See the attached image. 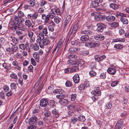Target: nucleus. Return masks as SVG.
Instances as JSON below:
<instances>
[{"instance_id":"nucleus-49","label":"nucleus","mask_w":129,"mask_h":129,"mask_svg":"<svg viewBox=\"0 0 129 129\" xmlns=\"http://www.w3.org/2000/svg\"><path fill=\"white\" fill-rule=\"evenodd\" d=\"M17 16L21 18H22L24 16V14L21 11H18L17 12Z\"/></svg>"},{"instance_id":"nucleus-2","label":"nucleus","mask_w":129,"mask_h":129,"mask_svg":"<svg viewBox=\"0 0 129 129\" xmlns=\"http://www.w3.org/2000/svg\"><path fill=\"white\" fill-rule=\"evenodd\" d=\"M38 13L37 11H34L33 13L28 14L27 15V18L28 19L30 20L33 22V21L35 20L37 18Z\"/></svg>"},{"instance_id":"nucleus-15","label":"nucleus","mask_w":129,"mask_h":129,"mask_svg":"<svg viewBox=\"0 0 129 129\" xmlns=\"http://www.w3.org/2000/svg\"><path fill=\"white\" fill-rule=\"evenodd\" d=\"M73 80L75 83H79L80 81L79 75L78 74H76L73 77Z\"/></svg>"},{"instance_id":"nucleus-63","label":"nucleus","mask_w":129,"mask_h":129,"mask_svg":"<svg viewBox=\"0 0 129 129\" xmlns=\"http://www.w3.org/2000/svg\"><path fill=\"white\" fill-rule=\"evenodd\" d=\"M44 27V25H43L40 24L38 26L37 29L39 31H40L42 30Z\"/></svg>"},{"instance_id":"nucleus-53","label":"nucleus","mask_w":129,"mask_h":129,"mask_svg":"<svg viewBox=\"0 0 129 129\" xmlns=\"http://www.w3.org/2000/svg\"><path fill=\"white\" fill-rule=\"evenodd\" d=\"M77 95L76 94H72L71 95V100L72 101H74L76 98Z\"/></svg>"},{"instance_id":"nucleus-29","label":"nucleus","mask_w":129,"mask_h":129,"mask_svg":"<svg viewBox=\"0 0 129 129\" xmlns=\"http://www.w3.org/2000/svg\"><path fill=\"white\" fill-rule=\"evenodd\" d=\"M91 43L92 48L99 46L100 45V42L98 41L93 42Z\"/></svg>"},{"instance_id":"nucleus-10","label":"nucleus","mask_w":129,"mask_h":129,"mask_svg":"<svg viewBox=\"0 0 129 129\" xmlns=\"http://www.w3.org/2000/svg\"><path fill=\"white\" fill-rule=\"evenodd\" d=\"M79 64H80V63L77 62L75 63V64H74V66L72 68H70V70L71 73L73 72L76 71L77 70L79 69Z\"/></svg>"},{"instance_id":"nucleus-16","label":"nucleus","mask_w":129,"mask_h":129,"mask_svg":"<svg viewBox=\"0 0 129 129\" xmlns=\"http://www.w3.org/2000/svg\"><path fill=\"white\" fill-rule=\"evenodd\" d=\"M94 19L97 21H103L105 19V16L100 15H95L94 17Z\"/></svg>"},{"instance_id":"nucleus-54","label":"nucleus","mask_w":129,"mask_h":129,"mask_svg":"<svg viewBox=\"0 0 129 129\" xmlns=\"http://www.w3.org/2000/svg\"><path fill=\"white\" fill-rule=\"evenodd\" d=\"M37 126L35 125L31 124L30 125L28 126L26 129H36Z\"/></svg>"},{"instance_id":"nucleus-22","label":"nucleus","mask_w":129,"mask_h":129,"mask_svg":"<svg viewBox=\"0 0 129 129\" xmlns=\"http://www.w3.org/2000/svg\"><path fill=\"white\" fill-rule=\"evenodd\" d=\"M109 25L112 27L116 28L118 27L119 24L118 22H114L110 23Z\"/></svg>"},{"instance_id":"nucleus-32","label":"nucleus","mask_w":129,"mask_h":129,"mask_svg":"<svg viewBox=\"0 0 129 129\" xmlns=\"http://www.w3.org/2000/svg\"><path fill=\"white\" fill-rule=\"evenodd\" d=\"M81 36L80 38V40L82 42L86 41L89 39V36Z\"/></svg>"},{"instance_id":"nucleus-8","label":"nucleus","mask_w":129,"mask_h":129,"mask_svg":"<svg viewBox=\"0 0 129 129\" xmlns=\"http://www.w3.org/2000/svg\"><path fill=\"white\" fill-rule=\"evenodd\" d=\"M106 58L105 55H103L101 56H98L97 55H95L94 56V58L95 61L97 62L101 61Z\"/></svg>"},{"instance_id":"nucleus-50","label":"nucleus","mask_w":129,"mask_h":129,"mask_svg":"<svg viewBox=\"0 0 129 129\" xmlns=\"http://www.w3.org/2000/svg\"><path fill=\"white\" fill-rule=\"evenodd\" d=\"M66 86L68 87L71 86L72 85V82L69 80H67L65 83Z\"/></svg>"},{"instance_id":"nucleus-43","label":"nucleus","mask_w":129,"mask_h":129,"mask_svg":"<svg viewBox=\"0 0 129 129\" xmlns=\"http://www.w3.org/2000/svg\"><path fill=\"white\" fill-rule=\"evenodd\" d=\"M89 86V85L88 84L87 86L84 85L83 84L80 85L78 87V88L80 90H84L85 89V87L86 88Z\"/></svg>"},{"instance_id":"nucleus-60","label":"nucleus","mask_w":129,"mask_h":129,"mask_svg":"<svg viewBox=\"0 0 129 129\" xmlns=\"http://www.w3.org/2000/svg\"><path fill=\"white\" fill-rule=\"evenodd\" d=\"M116 16H120L121 17H125L126 16V15L125 14L122 13L118 12L116 14Z\"/></svg>"},{"instance_id":"nucleus-31","label":"nucleus","mask_w":129,"mask_h":129,"mask_svg":"<svg viewBox=\"0 0 129 129\" xmlns=\"http://www.w3.org/2000/svg\"><path fill=\"white\" fill-rule=\"evenodd\" d=\"M109 6L112 9L114 10H117L118 8V6L116 4H109Z\"/></svg>"},{"instance_id":"nucleus-25","label":"nucleus","mask_w":129,"mask_h":129,"mask_svg":"<svg viewBox=\"0 0 129 129\" xmlns=\"http://www.w3.org/2000/svg\"><path fill=\"white\" fill-rule=\"evenodd\" d=\"M68 58L70 60L74 61L75 60L77 59V56L75 54H72L69 55L68 57Z\"/></svg>"},{"instance_id":"nucleus-46","label":"nucleus","mask_w":129,"mask_h":129,"mask_svg":"<svg viewBox=\"0 0 129 129\" xmlns=\"http://www.w3.org/2000/svg\"><path fill=\"white\" fill-rule=\"evenodd\" d=\"M29 3L30 6L33 7L36 5V1L35 0H30L29 1Z\"/></svg>"},{"instance_id":"nucleus-13","label":"nucleus","mask_w":129,"mask_h":129,"mask_svg":"<svg viewBox=\"0 0 129 129\" xmlns=\"http://www.w3.org/2000/svg\"><path fill=\"white\" fill-rule=\"evenodd\" d=\"M30 20L27 19L25 21V25L28 28H30L31 27V28H33L34 26L32 25V23L30 21Z\"/></svg>"},{"instance_id":"nucleus-47","label":"nucleus","mask_w":129,"mask_h":129,"mask_svg":"<svg viewBox=\"0 0 129 129\" xmlns=\"http://www.w3.org/2000/svg\"><path fill=\"white\" fill-rule=\"evenodd\" d=\"M89 54V52L87 50H83L80 52V54L83 56H85L88 55Z\"/></svg>"},{"instance_id":"nucleus-23","label":"nucleus","mask_w":129,"mask_h":129,"mask_svg":"<svg viewBox=\"0 0 129 129\" xmlns=\"http://www.w3.org/2000/svg\"><path fill=\"white\" fill-rule=\"evenodd\" d=\"M28 46V44L27 43L25 44H20L19 45V48L23 50H25Z\"/></svg>"},{"instance_id":"nucleus-33","label":"nucleus","mask_w":129,"mask_h":129,"mask_svg":"<svg viewBox=\"0 0 129 129\" xmlns=\"http://www.w3.org/2000/svg\"><path fill=\"white\" fill-rule=\"evenodd\" d=\"M3 67L7 71L9 70L10 69L9 67H10V64L8 63L4 62L2 64Z\"/></svg>"},{"instance_id":"nucleus-36","label":"nucleus","mask_w":129,"mask_h":129,"mask_svg":"<svg viewBox=\"0 0 129 129\" xmlns=\"http://www.w3.org/2000/svg\"><path fill=\"white\" fill-rule=\"evenodd\" d=\"M12 51L13 52L12 54H13L14 52H15L17 50L18 47L16 45H13L11 47Z\"/></svg>"},{"instance_id":"nucleus-35","label":"nucleus","mask_w":129,"mask_h":129,"mask_svg":"<svg viewBox=\"0 0 129 129\" xmlns=\"http://www.w3.org/2000/svg\"><path fill=\"white\" fill-rule=\"evenodd\" d=\"M19 64L16 61H13L12 62L13 65L15 67V68L18 70H20L21 69V67L19 65Z\"/></svg>"},{"instance_id":"nucleus-1","label":"nucleus","mask_w":129,"mask_h":129,"mask_svg":"<svg viewBox=\"0 0 129 129\" xmlns=\"http://www.w3.org/2000/svg\"><path fill=\"white\" fill-rule=\"evenodd\" d=\"M53 92L54 93L59 94L56 95V97L60 100L62 99L65 97V95L63 94L64 91L62 88H60L59 89H56L53 91Z\"/></svg>"},{"instance_id":"nucleus-12","label":"nucleus","mask_w":129,"mask_h":129,"mask_svg":"<svg viewBox=\"0 0 129 129\" xmlns=\"http://www.w3.org/2000/svg\"><path fill=\"white\" fill-rule=\"evenodd\" d=\"M48 103V101L46 99H43L40 100V105L41 107H44L46 106L47 105Z\"/></svg>"},{"instance_id":"nucleus-52","label":"nucleus","mask_w":129,"mask_h":129,"mask_svg":"<svg viewBox=\"0 0 129 129\" xmlns=\"http://www.w3.org/2000/svg\"><path fill=\"white\" fill-rule=\"evenodd\" d=\"M89 74L90 76L93 77L96 76L97 73L94 71L92 70L89 72Z\"/></svg>"},{"instance_id":"nucleus-21","label":"nucleus","mask_w":129,"mask_h":129,"mask_svg":"<svg viewBox=\"0 0 129 129\" xmlns=\"http://www.w3.org/2000/svg\"><path fill=\"white\" fill-rule=\"evenodd\" d=\"M108 73L111 75H114L116 73V71L115 69L109 68L107 70Z\"/></svg>"},{"instance_id":"nucleus-51","label":"nucleus","mask_w":129,"mask_h":129,"mask_svg":"<svg viewBox=\"0 0 129 129\" xmlns=\"http://www.w3.org/2000/svg\"><path fill=\"white\" fill-rule=\"evenodd\" d=\"M61 20V19L58 16L55 17L54 18V21L56 23L58 24Z\"/></svg>"},{"instance_id":"nucleus-11","label":"nucleus","mask_w":129,"mask_h":129,"mask_svg":"<svg viewBox=\"0 0 129 129\" xmlns=\"http://www.w3.org/2000/svg\"><path fill=\"white\" fill-rule=\"evenodd\" d=\"M37 118L36 116H33L30 117L28 120L29 124H33L35 123L37 121Z\"/></svg>"},{"instance_id":"nucleus-40","label":"nucleus","mask_w":129,"mask_h":129,"mask_svg":"<svg viewBox=\"0 0 129 129\" xmlns=\"http://www.w3.org/2000/svg\"><path fill=\"white\" fill-rule=\"evenodd\" d=\"M45 45H47L50 43L49 39L48 38H44L43 40Z\"/></svg>"},{"instance_id":"nucleus-30","label":"nucleus","mask_w":129,"mask_h":129,"mask_svg":"<svg viewBox=\"0 0 129 129\" xmlns=\"http://www.w3.org/2000/svg\"><path fill=\"white\" fill-rule=\"evenodd\" d=\"M30 46L32 47V49L35 51H37L39 49L38 45L36 43L31 44Z\"/></svg>"},{"instance_id":"nucleus-37","label":"nucleus","mask_w":129,"mask_h":129,"mask_svg":"<svg viewBox=\"0 0 129 129\" xmlns=\"http://www.w3.org/2000/svg\"><path fill=\"white\" fill-rule=\"evenodd\" d=\"M86 120L85 117L82 114H80L78 117V120L82 122L85 121Z\"/></svg>"},{"instance_id":"nucleus-34","label":"nucleus","mask_w":129,"mask_h":129,"mask_svg":"<svg viewBox=\"0 0 129 129\" xmlns=\"http://www.w3.org/2000/svg\"><path fill=\"white\" fill-rule=\"evenodd\" d=\"M22 23H16V26L13 27V29L15 30L18 29V28L20 29L23 26L22 24Z\"/></svg>"},{"instance_id":"nucleus-7","label":"nucleus","mask_w":129,"mask_h":129,"mask_svg":"<svg viewBox=\"0 0 129 129\" xmlns=\"http://www.w3.org/2000/svg\"><path fill=\"white\" fill-rule=\"evenodd\" d=\"M123 125V121L122 120H120L116 123L115 128L116 129H122Z\"/></svg>"},{"instance_id":"nucleus-28","label":"nucleus","mask_w":129,"mask_h":129,"mask_svg":"<svg viewBox=\"0 0 129 129\" xmlns=\"http://www.w3.org/2000/svg\"><path fill=\"white\" fill-rule=\"evenodd\" d=\"M48 14L50 18L53 19L56 17V14L52 9H51V11Z\"/></svg>"},{"instance_id":"nucleus-56","label":"nucleus","mask_w":129,"mask_h":129,"mask_svg":"<svg viewBox=\"0 0 129 129\" xmlns=\"http://www.w3.org/2000/svg\"><path fill=\"white\" fill-rule=\"evenodd\" d=\"M10 87L11 89L13 90L17 88V86L15 83H12L10 84Z\"/></svg>"},{"instance_id":"nucleus-14","label":"nucleus","mask_w":129,"mask_h":129,"mask_svg":"<svg viewBox=\"0 0 129 129\" xmlns=\"http://www.w3.org/2000/svg\"><path fill=\"white\" fill-rule=\"evenodd\" d=\"M107 21L108 22H111L114 21L115 19V16L112 15H109L105 18Z\"/></svg>"},{"instance_id":"nucleus-4","label":"nucleus","mask_w":129,"mask_h":129,"mask_svg":"<svg viewBox=\"0 0 129 129\" xmlns=\"http://www.w3.org/2000/svg\"><path fill=\"white\" fill-rule=\"evenodd\" d=\"M96 25L98 28L96 30L100 32H102L104 30V29H105L107 27V25L102 23H98Z\"/></svg>"},{"instance_id":"nucleus-20","label":"nucleus","mask_w":129,"mask_h":129,"mask_svg":"<svg viewBox=\"0 0 129 129\" xmlns=\"http://www.w3.org/2000/svg\"><path fill=\"white\" fill-rule=\"evenodd\" d=\"M79 25L78 24H75L73 26V30L71 33V34H74L76 33L78 29Z\"/></svg>"},{"instance_id":"nucleus-9","label":"nucleus","mask_w":129,"mask_h":129,"mask_svg":"<svg viewBox=\"0 0 129 129\" xmlns=\"http://www.w3.org/2000/svg\"><path fill=\"white\" fill-rule=\"evenodd\" d=\"M49 24V25L48 27V29L50 31H53L54 30V27L55 26V23L51 20L50 21Z\"/></svg>"},{"instance_id":"nucleus-5","label":"nucleus","mask_w":129,"mask_h":129,"mask_svg":"<svg viewBox=\"0 0 129 129\" xmlns=\"http://www.w3.org/2000/svg\"><path fill=\"white\" fill-rule=\"evenodd\" d=\"M80 34L81 35L83 36H90L92 35V31L89 30H85L81 31Z\"/></svg>"},{"instance_id":"nucleus-17","label":"nucleus","mask_w":129,"mask_h":129,"mask_svg":"<svg viewBox=\"0 0 129 129\" xmlns=\"http://www.w3.org/2000/svg\"><path fill=\"white\" fill-rule=\"evenodd\" d=\"M68 100L66 99H60L59 101V103L60 104L65 106L68 104Z\"/></svg>"},{"instance_id":"nucleus-45","label":"nucleus","mask_w":129,"mask_h":129,"mask_svg":"<svg viewBox=\"0 0 129 129\" xmlns=\"http://www.w3.org/2000/svg\"><path fill=\"white\" fill-rule=\"evenodd\" d=\"M112 107V103L111 102L106 104L105 106V108L106 109H110Z\"/></svg>"},{"instance_id":"nucleus-58","label":"nucleus","mask_w":129,"mask_h":129,"mask_svg":"<svg viewBox=\"0 0 129 129\" xmlns=\"http://www.w3.org/2000/svg\"><path fill=\"white\" fill-rule=\"evenodd\" d=\"M118 81H113L111 83V86L113 87L116 86L118 84Z\"/></svg>"},{"instance_id":"nucleus-59","label":"nucleus","mask_w":129,"mask_h":129,"mask_svg":"<svg viewBox=\"0 0 129 129\" xmlns=\"http://www.w3.org/2000/svg\"><path fill=\"white\" fill-rule=\"evenodd\" d=\"M78 120V119L76 117H73L71 119V121L72 123H75Z\"/></svg>"},{"instance_id":"nucleus-27","label":"nucleus","mask_w":129,"mask_h":129,"mask_svg":"<svg viewBox=\"0 0 129 129\" xmlns=\"http://www.w3.org/2000/svg\"><path fill=\"white\" fill-rule=\"evenodd\" d=\"M21 18L17 16H15L14 17V19L15 21L17 22L18 23H22L24 20Z\"/></svg>"},{"instance_id":"nucleus-18","label":"nucleus","mask_w":129,"mask_h":129,"mask_svg":"<svg viewBox=\"0 0 129 129\" xmlns=\"http://www.w3.org/2000/svg\"><path fill=\"white\" fill-rule=\"evenodd\" d=\"M80 49L79 48H70L68 50L70 53H74L76 51H79Z\"/></svg>"},{"instance_id":"nucleus-57","label":"nucleus","mask_w":129,"mask_h":129,"mask_svg":"<svg viewBox=\"0 0 129 129\" xmlns=\"http://www.w3.org/2000/svg\"><path fill=\"white\" fill-rule=\"evenodd\" d=\"M33 56L36 59H38L39 58L40 56L38 52H35L33 54Z\"/></svg>"},{"instance_id":"nucleus-39","label":"nucleus","mask_w":129,"mask_h":129,"mask_svg":"<svg viewBox=\"0 0 129 129\" xmlns=\"http://www.w3.org/2000/svg\"><path fill=\"white\" fill-rule=\"evenodd\" d=\"M10 76L11 79H13L17 80L18 79L16 74L14 72H13L12 73L10 74Z\"/></svg>"},{"instance_id":"nucleus-64","label":"nucleus","mask_w":129,"mask_h":129,"mask_svg":"<svg viewBox=\"0 0 129 129\" xmlns=\"http://www.w3.org/2000/svg\"><path fill=\"white\" fill-rule=\"evenodd\" d=\"M125 31L122 28L119 29V33L120 35H122L124 34Z\"/></svg>"},{"instance_id":"nucleus-55","label":"nucleus","mask_w":129,"mask_h":129,"mask_svg":"<svg viewBox=\"0 0 129 129\" xmlns=\"http://www.w3.org/2000/svg\"><path fill=\"white\" fill-rule=\"evenodd\" d=\"M50 106L53 107H54L55 106V102L54 100H50L49 101Z\"/></svg>"},{"instance_id":"nucleus-41","label":"nucleus","mask_w":129,"mask_h":129,"mask_svg":"<svg viewBox=\"0 0 129 129\" xmlns=\"http://www.w3.org/2000/svg\"><path fill=\"white\" fill-rule=\"evenodd\" d=\"M47 2L45 1L42 0L40 2V6L41 7H43L44 8H45V6L47 5Z\"/></svg>"},{"instance_id":"nucleus-61","label":"nucleus","mask_w":129,"mask_h":129,"mask_svg":"<svg viewBox=\"0 0 129 129\" xmlns=\"http://www.w3.org/2000/svg\"><path fill=\"white\" fill-rule=\"evenodd\" d=\"M12 42L15 44H17L19 43L18 39L15 37L13 40H12Z\"/></svg>"},{"instance_id":"nucleus-44","label":"nucleus","mask_w":129,"mask_h":129,"mask_svg":"<svg viewBox=\"0 0 129 129\" xmlns=\"http://www.w3.org/2000/svg\"><path fill=\"white\" fill-rule=\"evenodd\" d=\"M88 64H89V68L92 70L94 68L95 66V63L93 62H88Z\"/></svg>"},{"instance_id":"nucleus-26","label":"nucleus","mask_w":129,"mask_h":129,"mask_svg":"<svg viewBox=\"0 0 129 129\" xmlns=\"http://www.w3.org/2000/svg\"><path fill=\"white\" fill-rule=\"evenodd\" d=\"M53 116L56 117H58L59 116V113L58 110L55 109H54L52 111Z\"/></svg>"},{"instance_id":"nucleus-6","label":"nucleus","mask_w":129,"mask_h":129,"mask_svg":"<svg viewBox=\"0 0 129 129\" xmlns=\"http://www.w3.org/2000/svg\"><path fill=\"white\" fill-rule=\"evenodd\" d=\"M48 14L46 15L44 14H43L41 15L42 19L44 20V22L46 23H48L49 21L50 20V18Z\"/></svg>"},{"instance_id":"nucleus-42","label":"nucleus","mask_w":129,"mask_h":129,"mask_svg":"<svg viewBox=\"0 0 129 129\" xmlns=\"http://www.w3.org/2000/svg\"><path fill=\"white\" fill-rule=\"evenodd\" d=\"M120 20L123 24H127L128 23V20L126 18H125L122 17H121L120 18Z\"/></svg>"},{"instance_id":"nucleus-19","label":"nucleus","mask_w":129,"mask_h":129,"mask_svg":"<svg viewBox=\"0 0 129 129\" xmlns=\"http://www.w3.org/2000/svg\"><path fill=\"white\" fill-rule=\"evenodd\" d=\"M95 39L99 40L102 41L104 39V36L101 35H98L94 36V37Z\"/></svg>"},{"instance_id":"nucleus-3","label":"nucleus","mask_w":129,"mask_h":129,"mask_svg":"<svg viewBox=\"0 0 129 129\" xmlns=\"http://www.w3.org/2000/svg\"><path fill=\"white\" fill-rule=\"evenodd\" d=\"M67 108L68 110L77 111V112L79 113H80L79 111H80L79 106L78 105H75L73 104L69 105L67 106Z\"/></svg>"},{"instance_id":"nucleus-48","label":"nucleus","mask_w":129,"mask_h":129,"mask_svg":"<svg viewBox=\"0 0 129 129\" xmlns=\"http://www.w3.org/2000/svg\"><path fill=\"white\" fill-rule=\"evenodd\" d=\"M99 5L95 2L94 0L93 2H92L90 4V6L92 8H96Z\"/></svg>"},{"instance_id":"nucleus-24","label":"nucleus","mask_w":129,"mask_h":129,"mask_svg":"<svg viewBox=\"0 0 129 129\" xmlns=\"http://www.w3.org/2000/svg\"><path fill=\"white\" fill-rule=\"evenodd\" d=\"M91 93L95 96H99L101 95V92L100 90H93L91 92Z\"/></svg>"},{"instance_id":"nucleus-62","label":"nucleus","mask_w":129,"mask_h":129,"mask_svg":"<svg viewBox=\"0 0 129 129\" xmlns=\"http://www.w3.org/2000/svg\"><path fill=\"white\" fill-rule=\"evenodd\" d=\"M68 63L70 65L74 66V64H75V63H76L77 62H75L74 61L72 60H69L67 61Z\"/></svg>"},{"instance_id":"nucleus-38","label":"nucleus","mask_w":129,"mask_h":129,"mask_svg":"<svg viewBox=\"0 0 129 129\" xmlns=\"http://www.w3.org/2000/svg\"><path fill=\"white\" fill-rule=\"evenodd\" d=\"M123 47V45L120 44H116L114 46V48L117 49H122Z\"/></svg>"}]
</instances>
